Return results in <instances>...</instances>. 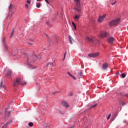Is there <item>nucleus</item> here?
Listing matches in <instances>:
<instances>
[{
  "label": "nucleus",
  "mask_w": 128,
  "mask_h": 128,
  "mask_svg": "<svg viewBox=\"0 0 128 128\" xmlns=\"http://www.w3.org/2000/svg\"><path fill=\"white\" fill-rule=\"evenodd\" d=\"M20 84L24 86L26 84V82H22V79L20 77H17L15 80L14 81L12 86H18Z\"/></svg>",
  "instance_id": "f257e3e1"
},
{
  "label": "nucleus",
  "mask_w": 128,
  "mask_h": 128,
  "mask_svg": "<svg viewBox=\"0 0 128 128\" xmlns=\"http://www.w3.org/2000/svg\"><path fill=\"white\" fill-rule=\"evenodd\" d=\"M34 58H32V56H29L28 57H27V64L29 66H32V65H30V62H35L36 60H40L42 58V57L40 56H37L36 55L34 56Z\"/></svg>",
  "instance_id": "f03ea898"
},
{
  "label": "nucleus",
  "mask_w": 128,
  "mask_h": 128,
  "mask_svg": "<svg viewBox=\"0 0 128 128\" xmlns=\"http://www.w3.org/2000/svg\"><path fill=\"white\" fill-rule=\"evenodd\" d=\"M108 36H110L108 32L106 31H102L98 35V37L100 38H108Z\"/></svg>",
  "instance_id": "7ed1b4c3"
},
{
  "label": "nucleus",
  "mask_w": 128,
  "mask_h": 128,
  "mask_svg": "<svg viewBox=\"0 0 128 128\" xmlns=\"http://www.w3.org/2000/svg\"><path fill=\"white\" fill-rule=\"evenodd\" d=\"M76 4L74 10L80 12V0H74Z\"/></svg>",
  "instance_id": "20e7f679"
},
{
  "label": "nucleus",
  "mask_w": 128,
  "mask_h": 128,
  "mask_svg": "<svg viewBox=\"0 0 128 128\" xmlns=\"http://www.w3.org/2000/svg\"><path fill=\"white\" fill-rule=\"evenodd\" d=\"M120 19L119 18L112 20V22H109V26H116V24H120Z\"/></svg>",
  "instance_id": "39448f33"
},
{
  "label": "nucleus",
  "mask_w": 128,
  "mask_h": 128,
  "mask_svg": "<svg viewBox=\"0 0 128 128\" xmlns=\"http://www.w3.org/2000/svg\"><path fill=\"white\" fill-rule=\"evenodd\" d=\"M86 40L88 42H89L94 44V40H96V37L92 36H87Z\"/></svg>",
  "instance_id": "423d86ee"
},
{
  "label": "nucleus",
  "mask_w": 128,
  "mask_h": 128,
  "mask_svg": "<svg viewBox=\"0 0 128 128\" xmlns=\"http://www.w3.org/2000/svg\"><path fill=\"white\" fill-rule=\"evenodd\" d=\"M100 56V52H96L95 53H90L88 54L89 58H96Z\"/></svg>",
  "instance_id": "0eeeda50"
},
{
  "label": "nucleus",
  "mask_w": 128,
  "mask_h": 128,
  "mask_svg": "<svg viewBox=\"0 0 128 128\" xmlns=\"http://www.w3.org/2000/svg\"><path fill=\"white\" fill-rule=\"evenodd\" d=\"M106 16V14H104L102 16H99L98 20V22H104V18Z\"/></svg>",
  "instance_id": "6e6552de"
},
{
  "label": "nucleus",
  "mask_w": 128,
  "mask_h": 128,
  "mask_svg": "<svg viewBox=\"0 0 128 128\" xmlns=\"http://www.w3.org/2000/svg\"><path fill=\"white\" fill-rule=\"evenodd\" d=\"M12 122V120H10V121L7 122L6 124H4L3 123L2 124V126L3 128H6V126H8L9 124H10Z\"/></svg>",
  "instance_id": "1a4fd4ad"
},
{
  "label": "nucleus",
  "mask_w": 128,
  "mask_h": 128,
  "mask_svg": "<svg viewBox=\"0 0 128 128\" xmlns=\"http://www.w3.org/2000/svg\"><path fill=\"white\" fill-rule=\"evenodd\" d=\"M107 42L108 44H113L114 42V38L113 37H109L107 40Z\"/></svg>",
  "instance_id": "9d476101"
},
{
  "label": "nucleus",
  "mask_w": 128,
  "mask_h": 128,
  "mask_svg": "<svg viewBox=\"0 0 128 128\" xmlns=\"http://www.w3.org/2000/svg\"><path fill=\"white\" fill-rule=\"evenodd\" d=\"M61 104L62 106H65V108H68V106H70L68 104V102H66V101H62Z\"/></svg>",
  "instance_id": "9b49d317"
},
{
  "label": "nucleus",
  "mask_w": 128,
  "mask_h": 128,
  "mask_svg": "<svg viewBox=\"0 0 128 128\" xmlns=\"http://www.w3.org/2000/svg\"><path fill=\"white\" fill-rule=\"evenodd\" d=\"M12 74V70H8L7 73L6 74V77L10 76Z\"/></svg>",
  "instance_id": "f8f14e48"
},
{
  "label": "nucleus",
  "mask_w": 128,
  "mask_h": 128,
  "mask_svg": "<svg viewBox=\"0 0 128 128\" xmlns=\"http://www.w3.org/2000/svg\"><path fill=\"white\" fill-rule=\"evenodd\" d=\"M80 18V15L76 14L75 16L74 17V20L76 22H78V19Z\"/></svg>",
  "instance_id": "ddd939ff"
},
{
  "label": "nucleus",
  "mask_w": 128,
  "mask_h": 128,
  "mask_svg": "<svg viewBox=\"0 0 128 128\" xmlns=\"http://www.w3.org/2000/svg\"><path fill=\"white\" fill-rule=\"evenodd\" d=\"M2 42L4 44V46L5 47V48H8V46H6V38H2Z\"/></svg>",
  "instance_id": "4468645a"
},
{
  "label": "nucleus",
  "mask_w": 128,
  "mask_h": 128,
  "mask_svg": "<svg viewBox=\"0 0 128 128\" xmlns=\"http://www.w3.org/2000/svg\"><path fill=\"white\" fill-rule=\"evenodd\" d=\"M108 68V64H104L102 65L103 70H106Z\"/></svg>",
  "instance_id": "2eb2a0df"
},
{
  "label": "nucleus",
  "mask_w": 128,
  "mask_h": 128,
  "mask_svg": "<svg viewBox=\"0 0 128 128\" xmlns=\"http://www.w3.org/2000/svg\"><path fill=\"white\" fill-rule=\"evenodd\" d=\"M14 5L10 4L8 7L9 8V12H12V10L14 9Z\"/></svg>",
  "instance_id": "dca6fc26"
},
{
  "label": "nucleus",
  "mask_w": 128,
  "mask_h": 128,
  "mask_svg": "<svg viewBox=\"0 0 128 128\" xmlns=\"http://www.w3.org/2000/svg\"><path fill=\"white\" fill-rule=\"evenodd\" d=\"M68 38H69V42L70 44H72V42H74V39H72V38L70 36H68Z\"/></svg>",
  "instance_id": "f3484780"
},
{
  "label": "nucleus",
  "mask_w": 128,
  "mask_h": 128,
  "mask_svg": "<svg viewBox=\"0 0 128 128\" xmlns=\"http://www.w3.org/2000/svg\"><path fill=\"white\" fill-rule=\"evenodd\" d=\"M68 76H71V78H74V80H76V76H74L72 75V74H70V72H68Z\"/></svg>",
  "instance_id": "a211bd4d"
},
{
  "label": "nucleus",
  "mask_w": 128,
  "mask_h": 128,
  "mask_svg": "<svg viewBox=\"0 0 128 128\" xmlns=\"http://www.w3.org/2000/svg\"><path fill=\"white\" fill-rule=\"evenodd\" d=\"M30 4L28 3L24 5L25 6V8H26V10H28V8H30Z\"/></svg>",
  "instance_id": "6ab92c4d"
},
{
  "label": "nucleus",
  "mask_w": 128,
  "mask_h": 128,
  "mask_svg": "<svg viewBox=\"0 0 128 128\" xmlns=\"http://www.w3.org/2000/svg\"><path fill=\"white\" fill-rule=\"evenodd\" d=\"M72 25L74 29L76 30V24H74V22H72Z\"/></svg>",
  "instance_id": "aec40b11"
},
{
  "label": "nucleus",
  "mask_w": 128,
  "mask_h": 128,
  "mask_svg": "<svg viewBox=\"0 0 128 128\" xmlns=\"http://www.w3.org/2000/svg\"><path fill=\"white\" fill-rule=\"evenodd\" d=\"M10 112H8V111H6V116H10Z\"/></svg>",
  "instance_id": "412c9836"
},
{
  "label": "nucleus",
  "mask_w": 128,
  "mask_h": 128,
  "mask_svg": "<svg viewBox=\"0 0 128 128\" xmlns=\"http://www.w3.org/2000/svg\"><path fill=\"white\" fill-rule=\"evenodd\" d=\"M14 31L12 30L10 34V38H12V36H14Z\"/></svg>",
  "instance_id": "4be33fe9"
},
{
  "label": "nucleus",
  "mask_w": 128,
  "mask_h": 128,
  "mask_svg": "<svg viewBox=\"0 0 128 128\" xmlns=\"http://www.w3.org/2000/svg\"><path fill=\"white\" fill-rule=\"evenodd\" d=\"M40 6H42V3H38L36 4V8H40Z\"/></svg>",
  "instance_id": "5701e85b"
},
{
  "label": "nucleus",
  "mask_w": 128,
  "mask_h": 128,
  "mask_svg": "<svg viewBox=\"0 0 128 128\" xmlns=\"http://www.w3.org/2000/svg\"><path fill=\"white\" fill-rule=\"evenodd\" d=\"M28 124L29 126H34V123H32V122H30L28 123Z\"/></svg>",
  "instance_id": "b1692460"
},
{
  "label": "nucleus",
  "mask_w": 128,
  "mask_h": 128,
  "mask_svg": "<svg viewBox=\"0 0 128 128\" xmlns=\"http://www.w3.org/2000/svg\"><path fill=\"white\" fill-rule=\"evenodd\" d=\"M0 88H4V85H2V82H0Z\"/></svg>",
  "instance_id": "393cba45"
},
{
  "label": "nucleus",
  "mask_w": 128,
  "mask_h": 128,
  "mask_svg": "<svg viewBox=\"0 0 128 128\" xmlns=\"http://www.w3.org/2000/svg\"><path fill=\"white\" fill-rule=\"evenodd\" d=\"M96 106H98V104H94V105H92V106H91L90 107V108H96Z\"/></svg>",
  "instance_id": "a878e982"
},
{
  "label": "nucleus",
  "mask_w": 128,
  "mask_h": 128,
  "mask_svg": "<svg viewBox=\"0 0 128 128\" xmlns=\"http://www.w3.org/2000/svg\"><path fill=\"white\" fill-rule=\"evenodd\" d=\"M121 76H122V78H126V74H124V73H122Z\"/></svg>",
  "instance_id": "bb28decb"
},
{
  "label": "nucleus",
  "mask_w": 128,
  "mask_h": 128,
  "mask_svg": "<svg viewBox=\"0 0 128 128\" xmlns=\"http://www.w3.org/2000/svg\"><path fill=\"white\" fill-rule=\"evenodd\" d=\"M26 4H30V0H26Z\"/></svg>",
  "instance_id": "cd10ccee"
},
{
  "label": "nucleus",
  "mask_w": 128,
  "mask_h": 128,
  "mask_svg": "<svg viewBox=\"0 0 128 128\" xmlns=\"http://www.w3.org/2000/svg\"><path fill=\"white\" fill-rule=\"evenodd\" d=\"M50 64H54V62L52 63H48L46 66H50Z\"/></svg>",
  "instance_id": "c85d7f7f"
},
{
  "label": "nucleus",
  "mask_w": 128,
  "mask_h": 128,
  "mask_svg": "<svg viewBox=\"0 0 128 128\" xmlns=\"http://www.w3.org/2000/svg\"><path fill=\"white\" fill-rule=\"evenodd\" d=\"M118 112H120L122 110V107H118Z\"/></svg>",
  "instance_id": "c756f323"
},
{
  "label": "nucleus",
  "mask_w": 128,
  "mask_h": 128,
  "mask_svg": "<svg viewBox=\"0 0 128 128\" xmlns=\"http://www.w3.org/2000/svg\"><path fill=\"white\" fill-rule=\"evenodd\" d=\"M110 116H111V114H110L108 115V118H107V120H110Z\"/></svg>",
  "instance_id": "7c9ffc66"
},
{
  "label": "nucleus",
  "mask_w": 128,
  "mask_h": 128,
  "mask_svg": "<svg viewBox=\"0 0 128 128\" xmlns=\"http://www.w3.org/2000/svg\"><path fill=\"white\" fill-rule=\"evenodd\" d=\"M116 1H114V3H111V4L112 6H114V4H116Z\"/></svg>",
  "instance_id": "2f4dec72"
},
{
  "label": "nucleus",
  "mask_w": 128,
  "mask_h": 128,
  "mask_svg": "<svg viewBox=\"0 0 128 128\" xmlns=\"http://www.w3.org/2000/svg\"><path fill=\"white\" fill-rule=\"evenodd\" d=\"M118 116V114H116V113H115L114 114V118H116V116Z\"/></svg>",
  "instance_id": "473e14b6"
},
{
  "label": "nucleus",
  "mask_w": 128,
  "mask_h": 128,
  "mask_svg": "<svg viewBox=\"0 0 128 128\" xmlns=\"http://www.w3.org/2000/svg\"><path fill=\"white\" fill-rule=\"evenodd\" d=\"M116 74L117 75V76H118V74H120V72H116Z\"/></svg>",
  "instance_id": "72a5a7b5"
},
{
  "label": "nucleus",
  "mask_w": 128,
  "mask_h": 128,
  "mask_svg": "<svg viewBox=\"0 0 128 128\" xmlns=\"http://www.w3.org/2000/svg\"><path fill=\"white\" fill-rule=\"evenodd\" d=\"M80 76H84V75H82V72H80Z\"/></svg>",
  "instance_id": "f704fd0d"
},
{
  "label": "nucleus",
  "mask_w": 128,
  "mask_h": 128,
  "mask_svg": "<svg viewBox=\"0 0 128 128\" xmlns=\"http://www.w3.org/2000/svg\"><path fill=\"white\" fill-rule=\"evenodd\" d=\"M46 24H48H48H50V22H46Z\"/></svg>",
  "instance_id": "c9c22d12"
},
{
  "label": "nucleus",
  "mask_w": 128,
  "mask_h": 128,
  "mask_svg": "<svg viewBox=\"0 0 128 128\" xmlns=\"http://www.w3.org/2000/svg\"><path fill=\"white\" fill-rule=\"evenodd\" d=\"M72 93H70L69 96H72Z\"/></svg>",
  "instance_id": "e433bc0d"
},
{
  "label": "nucleus",
  "mask_w": 128,
  "mask_h": 128,
  "mask_svg": "<svg viewBox=\"0 0 128 128\" xmlns=\"http://www.w3.org/2000/svg\"><path fill=\"white\" fill-rule=\"evenodd\" d=\"M126 104L124 102H122V106H124Z\"/></svg>",
  "instance_id": "4c0bfd02"
},
{
  "label": "nucleus",
  "mask_w": 128,
  "mask_h": 128,
  "mask_svg": "<svg viewBox=\"0 0 128 128\" xmlns=\"http://www.w3.org/2000/svg\"><path fill=\"white\" fill-rule=\"evenodd\" d=\"M45 1L46 2H47V4H48V0H45Z\"/></svg>",
  "instance_id": "58836bf2"
},
{
  "label": "nucleus",
  "mask_w": 128,
  "mask_h": 128,
  "mask_svg": "<svg viewBox=\"0 0 128 128\" xmlns=\"http://www.w3.org/2000/svg\"><path fill=\"white\" fill-rule=\"evenodd\" d=\"M119 94H120V96H122V93H120Z\"/></svg>",
  "instance_id": "ea45409f"
},
{
  "label": "nucleus",
  "mask_w": 128,
  "mask_h": 128,
  "mask_svg": "<svg viewBox=\"0 0 128 128\" xmlns=\"http://www.w3.org/2000/svg\"><path fill=\"white\" fill-rule=\"evenodd\" d=\"M66 52H65V54H64V57L66 56Z\"/></svg>",
  "instance_id": "a19ab883"
},
{
  "label": "nucleus",
  "mask_w": 128,
  "mask_h": 128,
  "mask_svg": "<svg viewBox=\"0 0 128 128\" xmlns=\"http://www.w3.org/2000/svg\"><path fill=\"white\" fill-rule=\"evenodd\" d=\"M24 56H26V53L24 52Z\"/></svg>",
  "instance_id": "79ce46f5"
},
{
  "label": "nucleus",
  "mask_w": 128,
  "mask_h": 128,
  "mask_svg": "<svg viewBox=\"0 0 128 128\" xmlns=\"http://www.w3.org/2000/svg\"><path fill=\"white\" fill-rule=\"evenodd\" d=\"M29 44H32V43H29Z\"/></svg>",
  "instance_id": "37998d69"
},
{
  "label": "nucleus",
  "mask_w": 128,
  "mask_h": 128,
  "mask_svg": "<svg viewBox=\"0 0 128 128\" xmlns=\"http://www.w3.org/2000/svg\"><path fill=\"white\" fill-rule=\"evenodd\" d=\"M40 0H37L38 2H40Z\"/></svg>",
  "instance_id": "c03bdc74"
},
{
  "label": "nucleus",
  "mask_w": 128,
  "mask_h": 128,
  "mask_svg": "<svg viewBox=\"0 0 128 128\" xmlns=\"http://www.w3.org/2000/svg\"><path fill=\"white\" fill-rule=\"evenodd\" d=\"M34 68H36V67L34 66Z\"/></svg>",
  "instance_id": "a18cd8bd"
},
{
  "label": "nucleus",
  "mask_w": 128,
  "mask_h": 128,
  "mask_svg": "<svg viewBox=\"0 0 128 128\" xmlns=\"http://www.w3.org/2000/svg\"><path fill=\"white\" fill-rule=\"evenodd\" d=\"M98 42H100V40H98Z\"/></svg>",
  "instance_id": "49530a36"
},
{
  "label": "nucleus",
  "mask_w": 128,
  "mask_h": 128,
  "mask_svg": "<svg viewBox=\"0 0 128 128\" xmlns=\"http://www.w3.org/2000/svg\"><path fill=\"white\" fill-rule=\"evenodd\" d=\"M12 16V14L10 16Z\"/></svg>",
  "instance_id": "de8ad7c7"
},
{
  "label": "nucleus",
  "mask_w": 128,
  "mask_h": 128,
  "mask_svg": "<svg viewBox=\"0 0 128 128\" xmlns=\"http://www.w3.org/2000/svg\"><path fill=\"white\" fill-rule=\"evenodd\" d=\"M52 94H56V92H53Z\"/></svg>",
  "instance_id": "09e8293b"
}]
</instances>
